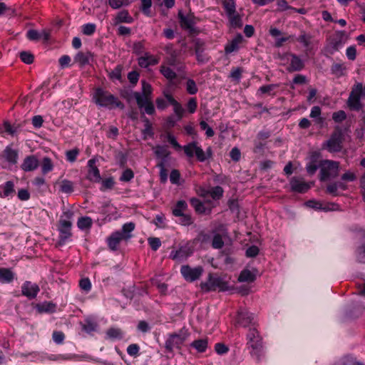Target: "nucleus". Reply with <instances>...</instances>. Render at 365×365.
Returning <instances> with one entry per match:
<instances>
[{
    "instance_id": "obj_26",
    "label": "nucleus",
    "mask_w": 365,
    "mask_h": 365,
    "mask_svg": "<svg viewBox=\"0 0 365 365\" xmlns=\"http://www.w3.org/2000/svg\"><path fill=\"white\" fill-rule=\"evenodd\" d=\"M312 36L305 31H302L299 36L297 38V41L302 43L303 46L309 48L312 44Z\"/></svg>"
},
{
    "instance_id": "obj_19",
    "label": "nucleus",
    "mask_w": 365,
    "mask_h": 365,
    "mask_svg": "<svg viewBox=\"0 0 365 365\" xmlns=\"http://www.w3.org/2000/svg\"><path fill=\"white\" fill-rule=\"evenodd\" d=\"M205 43L197 39L195 41V52L198 62L204 63L208 61V58L204 54Z\"/></svg>"
},
{
    "instance_id": "obj_43",
    "label": "nucleus",
    "mask_w": 365,
    "mask_h": 365,
    "mask_svg": "<svg viewBox=\"0 0 365 365\" xmlns=\"http://www.w3.org/2000/svg\"><path fill=\"white\" fill-rule=\"evenodd\" d=\"M4 194L1 197H6L15 192L14 184L12 181H7L3 187Z\"/></svg>"
},
{
    "instance_id": "obj_41",
    "label": "nucleus",
    "mask_w": 365,
    "mask_h": 365,
    "mask_svg": "<svg viewBox=\"0 0 365 365\" xmlns=\"http://www.w3.org/2000/svg\"><path fill=\"white\" fill-rule=\"evenodd\" d=\"M160 72L167 79L173 80L176 78V73L169 67L161 66Z\"/></svg>"
},
{
    "instance_id": "obj_24",
    "label": "nucleus",
    "mask_w": 365,
    "mask_h": 365,
    "mask_svg": "<svg viewBox=\"0 0 365 365\" xmlns=\"http://www.w3.org/2000/svg\"><path fill=\"white\" fill-rule=\"evenodd\" d=\"M4 155L6 160L12 164H16L18 160V151L12 149L11 147H6L4 151Z\"/></svg>"
},
{
    "instance_id": "obj_55",
    "label": "nucleus",
    "mask_w": 365,
    "mask_h": 365,
    "mask_svg": "<svg viewBox=\"0 0 365 365\" xmlns=\"http://www.w3.org/2000/svg\"><path fill=\"white\" fill-rule=\"evenodd\" d=\"M337 190L338 182H334L327 185L326 192L334 196H336L338 195Z\"/></svg>"
},
{
    "instance_id": "obj_36",
    "label": "nucleus",
    "mask_w": 365,
    "mask_h": 365,
    "mask_svg": "<svg viewBox=\"0 0 365 365\" xmlns=\"http://www.w3.org/2000/svg\"><path fill=\"white\" fill-rule=\"evenodd\" d=\"M191 346L196 349L199 352H204L207 346V339H198L194 341Z\"/></svg>"
},
{
    "instance_id": "obj_6",
    "label": "nucleus",
    "mask_w": 365,
    "mask_h": 365,
    "mask_svg": "<svg viewBox=\"0 0 365 365\" xmlns=\"http://www.w3.org/2000/svg\"><path fill=\"white\" fill-rule=\"evenodd\" d=\"M361 89V83H357L354 86L352 90L349 94L347 104L350 109L354 110H359L361 108V103L360 102V92Z\"/></svg>"
},
{
    "instance_id": "obj_21",
    "label": "nucleus",
    "mask_w": 365,
    "mask_h": 365,
    "mask_svg": "<svg viewBox=\"0 0 365 365\" xmlns=\"http://www.w3.org/2000/svg\"><path fill=\"white\" fill-rule=\"evenodd\" d=\"M158 59L146 53L144 56L138 58V64L142 68H147L150 65H156Z\"/></svg>"
},
{
    "instance_id": "obj_27",
    "label": "nucleus",
    "mask_w": 365,
    "mask_h": 365,
    "mask_svg": "<svg viewBox=\"0 0 365 365\" xmlns=\"http://www.w3.org/2000/svg\"><path fill=\"white\" fill-rule=\"evenodd\" d=\"M154 149L156 157L158 158H160V160H164L165 163L166 158L170 155V151L168 150V148L166 146L157 145Z\"/></svg>"
},
{
    "instance_id": "obj_52",
    "label": "nucleus",
    "mask_w": 365,
    "mask_h": 365,
    "mask_svg": "<svg viewBox=\"0 0 365 365\" xmlns=\"http://www.w3.org/2000/svg\"><path fill=\"white\" fill-rule=\"evenodd\" d=\"M115 184L114 179L112 177L102 180L101 190H110L113 187Z\"/></svg>"
},
{
    "instance_id": "obj_17",
    "label": "nucleus",
    "mask_w": 365,
    "mask_h": 365,
    "mask_svg": "<svg viewBox=\"0 0 365 365\" xmlns=\"http://www.w3.org/2000/svg\"><path fill=\"white\" fill-rule=\"evenodd\" d=\"M21 292L24 296L29 299H34L39 292V287L37 284H31L30 282H26L22 286Z\"/></svg>"
},
{
    "instance_id": "obj_58",
    "label": "nucleus",
    "mask_w": 365,
    "mask_h": 365,
    "mask_svg": "<svg viewBox=\"0 0 365 365\" xmlns=\"http://www.w3.org/2000/svg\"><path fill=\"white\" fill-rule=\"evenodd\" d=\"M200 126L202 130H205L206 131L205 133L207 137H212L214 135L215 133L213 130L208 125V124L205 121L201 120L200 122Z\"/></svg>"
},
{
    "instance_id": "obj_38",
    "label": "nucleus",
    "mask_w": 365,
    "mask_h": 365,
    "mask_svg": "<svg viewBox=\"0 0 365 365\" xmlns=\"http://www.w3.org/2000/svg\"><path fill=\"white\" fill-rule=\"evenodd\" d=\"M106 334L108 338L111 339H121L122 338V331L118 328H110L108 329Z\"/></svg>"
},
{
    "instance_id": "obj_56",
    "label": "nucleus",
    "mask_w": 365,
    "mask_h": 365,
    "mask_svg": "<svg viewBox=\"0 0 365 365\" xmlns=\"http://www.w3.org/2000/svg\"><path fill=\"white\" fill-rule=\"evenodd\" d=\"M135 224L133 222H129L123 225L122 228V235H128L129 236V239L131 237L130 232L134 230Z\"/></svg>"
},
{
    "instance_id": "obj_20",
    "label": "nucleus",
    "mask_w": 365,
    "mask_h": 365,
    "mask_svg": "<svg viewBox=\"0 0 365 365\" xmlns=\"http://www.w3.org/2000/svg\"><path fill=\"white\" fill-rule=\"evenodd\" d=\"M257 270L253 269L252 271L245 269H243L238 277V281L242 282H252L256 279Z\"/></svg>"
},
{
    "instance_id": "obj_8",
    "label": "nucleus",
    "mask_w": 365,
    "mask_h": 365,
    "mask_svg": "<svg viewBox=\"0 0 365 365\" xmlns=\"http://www.w3.org/2000/svg\"><path fill=\"white\" fill-rule=\"evenodd\" d=\"M183 150L188 157H193L195 155L200 162H204L207 159L205 152L200 147L197 146L196 142L185 145Z\"/></svg>"
},
{
    "instance_id": "obj_63",
    "label": "nucleus",
    "mask_w": 365,
    "mask_h": 365,
    "mask_svg": "<svg viewBox=\"0 0 365 365\" xmlns=\"http://www.w3.org/2000/svg\"><path fill=\"white\" fill-rule=\"evenodd\" d=\"M341 178L344 181L352 182V181H354L356 179V174L354 173H353V172H351L350 170H348L347 172H346L345 173H344L341 175Z\"/></svg>"
},
{
    "instance_id": "obj_49",
    "label": "nucleus",
    "mask_w": 365,
    "mask_h": 365,
    "mask_svg": "<svg viewBox=\"0 0 365 365\" xmlns=\"http://www.w3.org/2000/svg\"><path fill=\"white\" fill-rule=\"evenodd\" d=\"M133 177L134 173L133 170L130 168H127L123 172L120 177V180L123 182H129L133 178Z\"/></svg>"
},
{
    "instance_id": "obj_64",
    "label": "nucleus",
    "mask_w": 365,
    "mask_h": 365,
    "mask_svg": "<svg viewBox=\"0 0 365 365\" xmlns=\"http://www.w3.org/2000/svg\"><path fill=\"white\" fill-rule=\"evenodd\" d=\"M357 260L361 263H365V244L358 250Z\"/></svg>"
},
{
    "instance_id": "obj_11",
    "label": "nucleus",
    "mask_w": 365,
    "mask_h": 365,
    "mask_svg": "<svg viewBox=\"0 0 365 365\" xmlns=\"http://www.w3.org/2000/svg\"><path fill=\"white\" fill-rule=\"evenodd\" d=\"M128 239L129 236L128 235H122L120 231H116L107 239L108 247L115 251L118 249V245L122 240H128Z\"/></svg>"
},
{
    "instance_id": "obj_59",
    "label": "nucleus",
    "mask_w": 365,
    "mask_h": 365,
    "mask_svg": "<svg viewBox=\"0 0 365 365\" xmlns=\"http://www.w3.org/2000/svg\"><path fill=\"white\" fill-rule=\"evenodd\" d=\"M27 38L31 41H38L41 38V33L34 29H30L27 31Z\"/></svg>"
},
{
    "instance_id": "obj_18",
    "label": "nucleus",
    "mask_w": 365,
    "mask_h": 365,
    "mask_svg": "<svg viewBox=\"0 0 365 365\" xmlns=\"http://www.w3.org/2000/svg\"><path fill=\"white\" fill-rule=\"evenodd\" d=\"M253 320L252 314L250 313L246 309H241L237 313V323L240 325L246 327L252 323Z\"/></svg>"
},
{
    "instance_id": "obj_40",
    "label": "nucleus",
    "mask_w": 365,
    "mask_h": 365,
    "mask_svg": "<svg viewBox=\"0 0 365 365\" xmlns=\"http://www.w3.org/2000/svg\"><path fill=\"white\" fill-rule=\"evenodd\" d=\"M318 168H319V165L317 163L316 158L313 155L310 163L307 165V171L310 175H312Z\"/></svg>"
},
{
    "instance_id": "obj_28",
    "label": "nucleus",
    "mask_w": 365,
    "mask_h": 365,
    "mask_svg": "<svg viewBox=\"0 0 365 365\" xmlns=\"http://www.w3.org/2000/svg\"><path fill=\"white\" fill-rule=\"evenodd\" d=\"M187 207V203L184 200H179L173 209V214L176 217H180L185 214V211Z\"/></svg>"
},
{
    "instance_id": "obj_10",
    "label": "nucleus",
    "mask_w": 365,
    "mask_h": 365,
    "mask_svg": "<svg viewBox=\"0 0 365 365\" xmlns=\"http://www.w3.org/2000/svg\"><path fill=\"white\" fill-rule=\"evenodd\" d=\"M133 96L138 107L140 108H144L147 114L153 115L155 113V108L151 98L143 99L142 95L138 92H134Z\"/></svg>"
},
{
    "instance_id": "obj_61",
    "label": "nucleus",
    "mask_w": 365,
    "mask_h": 365,
    "mask_svg": "<svg viewBox=\"0 0 365 365\" xmlns=\"http://www.w3.org/2000/svg\"><path fill=\"white\" fill-rule=\"evenodd\" d=\"M151 5H152L151 0H141L140 9L145 14L149 15L150 8Z\"/></svg>"
},
{
    "instance_id": "obj_5",
    "label": "nucleus",
    "mask_w": 365,
    "mask_h": 365,
    "mask_svg": "<svg viewBox=\"0 0 365 365\" xmlns=\"http://www.w3.org/2000/svg\"><path fill=\"white\" fill-rule=\"evenodd\" d=\"M188 336L189 332L185 329H180L178 333L170 334L165 344L166 351L173 353L174 349H180Z\"/></svg>"
},
{
    "instance_id": "obj_51",
    "label": "nucleus",
    "mask_w": 365,
    "mask_h": 365,
    "mask_svg": "<svg viewBox=\"0 0 365 365\" xmlns=\"http://www.w3.org/2000/svg\"><path fill=\"white\" fill-rule=\"evenodd\" d=\"M96 25L94 24H87L83 26L82 32L86 36H91L96 31Z\"/></svg>"
},
{
    "instance_id": "obj_57",
    "label": "nucleus",
    "mask_w": 365,
    "mask_h": 365,
    "mask_svg": "<svg viewBox=\"0 0 365 365\" xmlns=\"http://www.w3.org/2000/svg\"><path fill=\"white\" fill-rule=\"evenodd\" d=\"M152 284L158 289L161 294H165L168 289V285L166 284L162 283L157 279H153Z\"/></svg>"
},
{
    "instance_id": "obj_34",
    "label": "nucleus",
    "mask_w": 365,
    "mask_h": 365,
    "mask_svg": "<svg viewBox=\"0 0 365 365\" xmlns=\"http://www.w3.org/2000/svg\"><path fill=\"white\" fill-rule=\"evenodd\" d=\"M227 16L232 27L240 28L242 26V18L237 12Z\"/></svg>"
},
{
    "instance_id": "obj_7",
    "label": "nucleus",
    "mask_w": 365,
    "mask_h": 365,
    "mask_svg": "<svg viewBox=\"0 0 365 365\" xmlns=\"http://www.w3.org/2000/svg\"><path fill=\"white\" fill-rule=\"evenodd\" d=\"M202 288L207 291L216 290L217 289L220 291H226L229 289V286L228 283L222 279L210 274L208 282L202 284Z\"/></svg>"
},
{
    "instance_id": "obj_30",
    "label": "nucleus",
    "mask_w": 365,
    "mask_h": 365,
    "mask_svg": "<svg viewBox=\"0 0 365 365\" xmlns=\"http://www.w3.org/2000/svg\"><path fill=\"white\" fill-rule=\"evenodd\" d=\"M116 24L120 22L131 23L133 18L129 15L128 11L123 10L120 11L115 17Z\"/></svg>"
},
{
    "instance_id": "obj_50",
    "label": "nucleus",
    "mask_w": 365,
    "mask_h": 365,
    "mask_svg": "<svg viewBox=\"0 0 365 365\" xmlns=\"http://www.w3.org/2000/svg\"><path fill=\"white\" fill-rule=\"evenodd\" d=\"M186 90L188 93L193 95L197 92V87L195 82L192 79H188L186 83Z\"/></svg>"
},
{
    "instance_id": "obj_22",
    "label": "nucleus",
    "mask_w": 365,
    "mask_h": 365,
    "mask_svg": "<svg viewBox=\"0 0 365 365\" xmlns=\"http://www.w3.org/2000/svg\"><path fill=\"white\" fill-rule=\"evenodd\" d=\"M71 222L68 220H60V228L59 230L61 232V238L63 240L68 239L71 235Z\"/></svg>"
},
{
    "instance_id": "obj_12",
    "label": "nucleus",
    "mask_w": 365,
    "mask_h": 365,
    "mask_svg": "<svg viewBox=\"0 0 365 365\" xmlns=\"http://www.w3.org/2000/svg\"><path fill=\"white\" fill-rule=\"evenodd\" d=\"M313 183L306 182L302 178H292L290 180L291 188L293 191L297 192H307Z\"/></svg>"
},
{
    "instance_id": "obj_31",
    "label": "nucleus",
    "mask_w": 365,
    "mask_h": 365,
    "mask_svg": "<svg viewBox=\"0 0 365 365\" xmlns=\"http://www.w3.org/2000/svg\"><path fill=\"white\" fill-rule=\"evenodd\" d=\"M190 204L197 213L204 214L206 212V208L200 200L197 198H192L190 200Z\"/></svg>"
},
{
    "instance_id": "obj_37",
    "label": "nucleus",
    "mask_w": 365,
    "mask_h": 365,
    "mask_svg": "<svg viewBox=\"0 0 365 365\" xmlns=\"http://www.w3.org/2000/svg\"><path fill=\"white\" fill-rule=\"evenodd\" d=\"M158 167L160 168V178L162 182H165L168 178V170L165 169V163L164 160H160L158 163Z\"/></svg>"
},
{
    "instance_id": "obj_42",
    "label": "nucleus",
    "mask_w": 365,
    "mask_h": 365,
    "mask_svg": "<svg viewBox=\"0 0 365 365\" xmlns=\"http://www.w3.org/2000/svg\"><path fill=\"white\" fill-rule=\"evenodd\" d=\"M53 163L49 158H44L41 163V170L43 174H46L53 169Z\"/></svg>"
},
{
    "instance_id": "obj_1",
    "label": "nucleus",
    "mask_w": 365,
    "mask_h": 365,
    "mask_svg": "<svg viewBox=\"0 0 365 365\" xmlns=\"http://www.w3.org/2000/svg\"><path fill=\"white\" fill-rule=\"evenodd\" d=\"M320 181H327L336 178L339 173V163L337 161L324 160L319 164Z\"/></svg>"
},
{
    "instance_id": "obj_2",
    "label": "nucleus",
    "mask_w": 365,
    "mask_h": 365,
    "mask_svg": "<svg viewBox=\"0 0 365 365\" xmlns=\"http://www.w3.org/2000/svg\"><path fill=\"white\" fill-rule=\"evenodd\" d=\"M93 100L100 106L108 107L115 106L118 108H123V104L113 95L102 88H96L93 94Z\"/></svg>"
},
{
    "instance_id": "obj_25",
    "label": "nucleus",
    "mask_w": 365,
    "mask_h": 365,
    "mask_svg": "<svg viewBox=\"0 0 365 365\" xmlns=\"http://www.w3.org/2000/svg\"><path fill=\"white\" fill-rule=\"evenodd\" d=\"M242 36L241 35H238L231 42L227 44L225 48V52L227 53H230L237 51L239 48V45L242 43Z\"/></svg>"
},
{
    "instance_id": "obj_33",
    "label": "nucleus",
    "mask_w": 365,
    "mask_h": 365,
    "mask_svg": "<svg viewBox=\"0 0 365 365\" xmlns=\"http://www.w3.org/2000/svg\"><path fill=\"white\" fill-rule=\"evenodd\" d=\"M14 278V274L8 269H0V281L2 282H10Z\"/></svg>"
},
{
    "instance_id": "obj_32",
    "label": "nucleus",
    "mask_w": 365,
    "mask_h": 365,
    "mask_svg": "<svg viewBox=\"0 0 365 365\" xmlns=\"http://www.w3.org/2000/svg\"><path fill=\"white\" fill-rule=\"evenodd\" d=\"M60 191L64 193H71L73 191V185L71 181L63 180L59 182Z\"/></svg>"
},
{
    "instance_id": "obj_29",
    "label": "nucleus",
    "mask_w": 365,
    "mask_h": 365,
    "mask_svg": "<svg viewBox=\"0 0 365 365\" xmlns=\"http://www.w3.org/2000/svg\"><path fill=\"white\" fill-rule=\"evenodd\" d=\"M222 5L227 16L236 12L235 0H222Z\"/></svg>"
},
{
    "instance_id": "obj_45",
    "label": "nucleus",
    "mask_w": 365,
    "mask_h": 365,
    "mask_svg": "<svg viewBox=\"0 0 365 365\" xmlns=\"http://www.w3.org/2000/svg\"><path fill=\"white\" fill-rule=\"evenodd\" d=\"M224 190L220 186H215L210 190V195L214 200L220 199L223 195Z\"/></svg>"
},
{
    "instance_id": "obj_13",
    "label": "nucleus",
    "mask_w": 365,
    "mask_h": 365,
    "mask_svg": "<svg viewBox=\"0 0 365 365\" xmlns=\"http://www.w3.org/2000/svg\"><path fill=\"white\" fill-rule=\"evenodd\" d=\"M192 253V250L191 248L187 246H182L179 250L175 252H172L170 254V257L173 259L176 260L178 262H182L185 260Z\"/></svg>"
},
{
    "instance_id": "obj_9",
    "label": "nucleus",
    "mask_w": 365,
    "mask_h": 365,
    "mask_svg": "<svg viewBox=\"0 0 365 365\" xmlns=\"http://www.w3.org/2000/svg\"><path fill=\"white\" fill-rule=\"evenodd\" d=\"M202 268L201 267H197L192 268L188 265H183L181 267L180 272L185 280L189 282H193L200 278L202 273Z\"/></svg>"
},
{
    "instance_id": "obj_44",
    "label": "nucleus",
    "mask_w": 365,
    "mask_h": 365,
    "mask_svg": "<svg viewBox=\"0 0 365 365\" xmlns=\"http://www.w3.org/2000/svg\"><path fill=\"white\" fill-rule=\"evenodd\" d=\"M19 56L21 60L26 64H31L34 62V56L31 52L21 51Z\"/></svg>"
},
{
    "instance_id": "obj_60",
    "label": "nucleus",
    "mask_w": 365,
    "mask_h": 365,
    "mask_svg": "<svg viewBox=\"0 0 365 365\" xmlns=\"http://www.w3.org/2000/svg\"><path fill=\"white\" fill-rule=\"evenodd\" d=\"M148 243L151 247L152 250L156 251L161 245V242L158 237H150L148 238Z\"/></svg>"
},
{
    "instance_id": "obj_3",
    "label": "nucleus",
    "mask_w": 365,
    "mask_h": 365,
    "mask_svg": "<svg viewBox=\"0 0 365 365\" xmlns=\"http://www.w3.org/2000/svg\"><path fill=\"white\" fill-rule=\"evenodd\" d=\"M344 134L339 126H336L331 134L329 139L322 144V148L330 153L339 152L342 149Z\"/></svg>"
},
{
    "instance_id": "obj_15",
    "label": "nucleus",
    "mask_w": 365,
    "mask_h": 365,
    "mask_svg": "<svg viewBox=\"0 0 365 365\" xmlns=\"http://www.w3.org/2000/svg\"><path fill=\"white\" fill-rule=\"evenodd\" d=\"M287 56L291 57L290 63L287 67V70L289 72L299 71L304 68V63L303 61L297 55L294 53H287Z\"/></svg>"
},
{
    "instance_id": "obj_4",
    "label": "nucleus",
    "mask_w": 365,
    "mask_h": 365,
    "mask_svg": "<svg viewBox=\"0 0 365 365\" xmlns=\"http://www.w3.org/2000/svg\"><path fill=\"white\" fill-rule=\"evenodd\" d=\"M262 340L259 331L255 328L249 329L247 334V345L251 349V355L256 356L258 360H259L260 352L262 349Z\"/></svg>"
},
{
    "instance_id": "obj_23",
    "label": "nucleus",
    "mask_w": 365,
    "mask_h": 365,
    "mask_svg": "<svg viewBox=\"0 0 365 365\" xmlns=\"http://www.w3.org/2000/svg\"><path fill=\"white\" fill-rule=\"evenodd\" d=\"M92 57V54L91 52H78L75 58L74 61L80 65V66H84L86 64L89 63V60Z\"/></svg>"
},
{
    "instance_id": "obj_46",
    "label": "nucleus",
    "mask_w": 365,
    "mask_h": 365,
    "mask_svg": "<svg viewBox=\"0 0 365 365\" xmlns=\"http://www.w3.org/2000/svg\"><path fill=\"white\" fill-rule=\"evenodd\" d=\"M321 115V108L319 106H314L310 113V117L313 118H317L316 121L317 123H322L324 120L320 117Z\"/></svg>"
},
{
    "instance_id": "obj_16",
    "label": "nucleus",
    "mask_w": 365,
    "mask_h": 365,
    "mask_svg": "<svg viewBox=\"0 0 365 365\" xmlns=\"http://www.w3.org/2000/svg\"><path fill=\"white\" fill-rule=\"evenodd\" d=\"M39 165V161L36 156H27L21 165V169L26 172H30L36 170Z\"/></svg>"
},
{
    "instance_id": "obj_14",
    "label": "nucleus",
    "mask_w": 365,
    "mask_h": 365,
    "mask_svg": "<svg viewBox=\"0 0 365 365\" xmlns=\"http://www.w3.org/2000/svg\"><path fill=\"white\" fill-rule=\"evenodd\" d=\"M96 160L95 158L91 159L88 162V165L89 167L88 178L89 180L98 182L101 180L100 171L98 168L96 166Z\"/></svg>"
},
{
    "instance_id": "obj_62",
    "label": "nucleus",
    "mask_w": 365,
    "mask_h": 365,
    "mask_svg": "<svg viewBox=\"0 0 365 365\" xmlns=\"http://www.w3.org/2000/svg\"><path fill=\"white\" fill-rule=\"evenodd\" d=\"M116 159L121 168H125L127 163V156L123 152H118L116 155Z\"/></svg>"
},
{
    "instance_id": "obj_47",
    "label": "nucleus",
    "mask_w": 365,
    "mask_h": 365,
    "mask_svg": "<svg viewBox=\"0 0 365 365\" xmlns=\"http://www.w3.org/2000/svg\"><path fill=\"white\" fill-rule=\"evenodd\" d=\"M142 86H143V99L151 98V93H152V87L151 86L146 83L145 81H142Z\"/></svg>"
},
{
    "instance_id": "obj_35",
    "label": "nucleus",
    "mask_w": 365,
    "mask_h": 365,
    "mask_svg": "<svg viewBox=\"0 0 365 365\" xmlns=\"http://www.w3.org/2000/svg\"><path fill=\"white\" fill-rule=\"evenodd\" d=\"M180 18V24L182 29H190L192 27V21L187 16H185L181 12L178 14Z\"/></svg>"
},
{
    "instance_id": "obj_39",
    "label": "nucleus",
    "mask_w": 365,
    "mask_h": 365,
    "mask_svg": "<svg viewBox=\"0 0 365 365\" xmlns=\"http://www.w3.org/2000/svg\"><path fill=\"white\" fill-rule=\"evenodd\" d=\"M77 225L81 230L89 228L92 225V220L89 217H82L78 219Z\"/></svg>"
},
{
    "instance_id": "obj_53",
    "label": "nucleus",
    "mask_w": 365,
    "mask_h": 365,
    "mask_svg": "<svg viewBox=\"0 0 365 365\" xmlns=\"http://www.w3.org/2000/svg\"><path fill=\"white\" fill-rule=\"evenodd\" d=\"M346 118V114L344 110H338L332 114V119L336 123H341Z\"/></svg>"
},
{
    "instance_id": "obj_48",
    "label": "nucleus",
    "mask_w": 365,
    "mask_h": 365,
    "mask_svg": "<svg viewBox=\"0 0 365 365\" xmlns=\"http://www.w3.org/2000/svg\"><path fill=\"white\" fill-rule=\"evenodd\" d=\"M212 246L215 249H221L224 246V242L220 234H216L212 239Z\"/></svg>"
},
{
    "instance_id": "obj_54",
    "label": "nucleus",
    "mask_w": 365,
    "mask_h": 365,
    "mask_svg": "<svg viewBox=\"0 0 365 365\" xmlns=\"http://www.w3.org/2000/svg\"><path fill=\"white\" fill-rule=\"evenodd\" d=\"M79 153V150L78 148H74L70 150L66 151V158L69 162H74L76 160L77 155Z\"/></svg>"
}]
</instances>
